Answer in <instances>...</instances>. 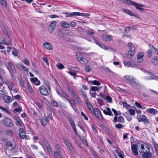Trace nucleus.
Segmentation results:
<instances>
[{
  "mask_svg": "<svg viewBox=\"0 0 158 158\" xmlns=\"http://www.w3.org/2000/svg\"><path fill=\"white\" fill-rule=\"evenodd\" d=\"M93 112L94 114L96 116L97 118L100 119H103V117L100 112L99 110L97 108H94L93 109Z\"/></svg>",
  "mask_w": 158,
  "mask_h": 158,
  "instance_id": "nucleus-7",
  "label": "nucleus"
},
{
  "mask_svg": "<svg viewBox=\"0 0 158 158\" xmlns=\"http://www.w3.org/2000/svg\"><path fill=\"white\" fill-rule=\"evenodd\" d=\"M152 63L155 65H157L158 64V56H155L152 60Z\"/></svg>",
  "mask_w": 158,
  "mask_h": 158,
  "instance_id": "nucleus-26",
  "label": "nucleus"
},
{
  "mask_svg": "<svg viewBox=\"0 0 158 158\" xmlns=\"http://www.w3.org/2000/svg\"><path fill=\"white\" fill-rule=\"evenodd\" d=\"M148 76L147 77V78L148 79H156V78H158L156 77L154 75L150 73H148Z\"/></svg>",
  "mask_w": 158,
  "mask_h": 158,
  "instance_id": "nucleus-23",
  "label": "nucleus"
},
{
  "mask_svg": "<svg viewBox=\"0 0 158 158\" xmlns=\"http://www.w3.org/2000/svg\"><path fill=\"white\" fill-rule=\"evenodd\" d=\"M15 123L17 126H18L22 127L23 126V124L22 122L21 121L20 119L19 120L16 122Z\"/></svg>",
  "mask_w": 158,
  "mask_h": 158,
  "instance_id": "nucleus-35",
  "label": "nucleus"
},
{
  "mask_svg": "<svg viewBox=\"0 0 158 158\" xmlns=\"http://www.w3.org/2000/svg\"><path fill=\"white\" fill-rule=\"evenodd\" d=\"M139 146L141 148V149H140V150L139 151L140 152L143 153V152H144L145 151L144 150V148L143 145V144L140 143H139Z\"/></svg>",
  "mask_w": 158,
  "mask_h": 158,
  "instance_id": "nucleus-32",
  "label": "nucleus"
},
{
  "mask_svg": "<svg viewBox=\"0 0 158 158\" xmlns=\"http://www.w3.org/2000/svg\"><path fill=\"white\" fill-rule=\"evenodd\" d=\"M135 105L139 108L142 109V107L140 104L137 102H135Z\"/></svg>",
  "mask_w": 158,
  "mask_h": 158,
  "instance_id": "nucleus-57",
  "label": "nucleus"
},
{
  "mask_svg": "<svg viewBox=\"0 0 158 158\" xmlns=\"http://www.w3.org/2000/svg\"><path fill=\"white\" fill-rule=\"evenodd\" d=\"M54 156L56 158H62L59 152H55Z\"/></svg>",
  "mask_w": 158,
  "mask_h": 158,
  "instance_id": "nucleus-36",
  "label": "nucleus"
},
{
  "mask_svg": "<svg viewBox=\"0 0 158 158\" xmlns=\"http://www.w3.org/2000/svg\"><path fill=\"white\" fill-rule=\"evenodd\" d=\"M51 103L53 106L56 107H57L58 106L57 103L55 101H51Z\"/></svg>",
  "mask_w": 158,
  "mask_h": 158,
  "instance_id": "nucleus-55",
  "label": "nucleus"
},
{
  "mask_svg": "<svg viewBox=\"0 0 158 158\" xmlns=\"http://www.w3.org/2000/svg\"><path fill=\"white\" fill-rule=\"evenodd\" d=\"M0 3L3 6L5 7L7 6V2L6 0H1Z\"/></svg>",
  "mask_w": 158,
  "mask_h": 158,
  "instance_id": "nucleus-37",
  "label": "nucleus"
},
{
  "mask_svg": "<svg viewBox=\"0 0 158 158\" xmlns=\"http://www.w3.org/2000/svg\"><path fill=\"white\" fill-rule=\"evenodd\" d=\"M143 55L142 52H139L137 56V60L138 62L142 63L143 61Z\"/></svg>",
  "mask_w": 158,
  "mask_h": 158,
  "instance_id": "nucleus-15",
  "label": "nucleus"
},
{
  "mask_svg": "<svg viewBox=\"0 0 158 158\" xmlns=\"http://www.w3.org/2000/svg\"><path fill=\"white\" fill-rule=\"evenodd\" d=\"M27 86L30 93L32 94H35L34 90L30 86V84L28 82L27 83Z\"/></svg>",
  "mask_w": 158,
  "mask_h": 158,
  "instance_id": "nucleus-25",
  "label": "nucleus"
},
{
  "mask_svg": "<svg viewBox=\"0 0 158 158\" xmlns=\"http://www.w3.org/2000/svg\"><path fill=\"white\" fill-rule=\"evenodd\" d=\"M2 122L5 126L9 127H12L14 125L13 121L7 117L3 119Z\"/></svg>",
  "mask_w": 158,
  "mask_h": 158,
  "instance_id": "nucleus-1",
  "label": "nucleus"
},
{
  "mask_svg": "<svg viewBox=\"0 0 158 158\" xmlns=\"http://www.w3.org/2000/svg\"><path fill=\"white\" fill-rule=\"evenodd\" d=\"M3 143L4 144L6 145L7 147H11V149L10 150H12L16 148L15 145H13L11 141H8L6 139H4L3 140Z\"/></svg>",
  "mask_w": 158,
  "mask_h": 158,
  "instance_id": "nucleus-8",
  "label": "nucleus"
},
{
  "mask_svg": "<svg viewBox=\"0 0 158 158\" xmlns=\"http://www.w3.org/2000/svg\"><path fill=\"white\" fill-rule=\"evenodd\" d=\"M39 91L40 93L43 95L47 96L49 94L46 88L44 86H41L39 88Z\"/></svg>",
  "mask_w": 158,
  "mask_h": 158,
  "instance_id": "nucleus-6",
  "label": "nucleus"
},
{
  "mask_svg": "<svg viewBox=\"0 0 158 158\" xmlns=\"http://www.w3.org/2000/svg\"><path fill=\"white\" fill-rule=\"evenodd\" d=\"M128 111L130 114L131 115H134L135 114V111L133 109H130Z\"/></svg>",
  "mask_w": 158,
  "mask_h": 158,
  "instance_id": "nucleus-49",
  "label": "nucleus"
},
{
  "mask_svg": "<svg viewBox=\"0 0 158 158\" xmlns=\"http://www.w3.org/2000/svg\"><path fill=\"white\" fill-rule=\"evenodd\" d=\"M105 38V40L107 41H110L112 39L111 36L106 35Z\"/></svg>",
  "mask_w": 158,
  "mask_h": 158,
  "instance_id": "nucleus-45",
  "label": "nucleus"
},
{
  "mask_svg": "<svg viewBox=\"0 0 158 158\" xmlns=\"http://www.w3.org/2000/svg\"><path fill=\"white\" fill-rule=\"evenodd\" d=\"M118 121L120 123H123L124 121L123 118L122 116H119L118 117Z\"/></svg>",
  "mask_w": 158,
  "mask_h": 158,
  "instance_id": "nucleus-46",
  "label": "nucleus"
},
{
  "mask_svg": "<svg viewBox=\"0 0 158 158\" xmlns=\"http://www.w3.org/2000/svg\"><path fill=\"white\" fill-rule=\"evenodd\" d=\"M79 136L82 142V143L84 145H88L87 142L86 141V140L85 139L84 137H81L80 135H79Z\"/></svg>",
  "mask_w": 158,
  "mask_h": 158,
  "instance_id": "nucleus-29",
  "label": "nucleus"
},
{
  "mask_svg": "<svg viewBox=\"0 0 158 158\" xmlns=\"http://www.w3.org/2000/svg\"><path fill=\"white\" fill-rule=\"evenodd\" d=\"M135 52V48L134 47H131L127 55V56L129 58H131Z\"/></svg>",
  "mask_w": 158,
  "mask_h": 158,
  "instance_id": "nucleus-10",
  "label": "nucleus"
},
{
  "mask_svg": "<svg viewBox=\"0 0 158 158\" xmlns=\"http://www.w3.org/2000/svg\"><path fill=\"white\" fill-rule=\"evenodd\" d=\"M64 141L65 142L66 145L69 149L70 151L73 154L76 153V152L73 147L71 144L67 140L66 138L63 139Z\"/></svg>",
  "mask_w": 158,
  "mask_h": 158,
  "instance_id": "nucleus-2",
  "label": "nucleus"
},
{
  "mask_svg": "<svg viewBox=\"0 0 158 158\" xmlns=\"http://www.w3.org/2000/svg\"><path fill=\"white\" fill-rule=\"evenodd\" d=\"M56 21H52L49 26L48 30L51 33L54 32V30L56 27Z\"/></svg>",
  "mask_w": 158,
  "mask_h": 158,
  "instance_id": "nucleus-4",
  "label": "nucleus"
},
{
  "mask_svg": "<svg viewBox=\"0 0 158 158\" xmlns=\"http://www.w3.org/2000/svg\"><path fill=\"white\" fill-rule=\"evenodd\" d=\"M81 13L80 12H73L69 14V16H72L75 15L80 16Z\"/></svg>",
  "mask_w": 158,
  "mask_h": 158,
  "instance_id": "nucleus-38",
  "label": "nucleus"
},
{
  "mask_svg": "<svg viewBox=\"0 0 158 158\" xmlns=\"http://www.w3.org/2000/svg\"><path fill=\"white\" fill-rule=\"evenodd\" d=\"M67 100L68 101V102L70 104L72 107L73 109L74 110H75L73 107V106H74L75 105V100L74 99H73L72 100Z\"/></svg>",
  "mask_w": 158,
  "mask_h": 158,
  "instance_id": "nucleus-28",
  "label": "nucleus"
},
{
  "mask_svg": "<svg viewBox=\"0 0 158 158\" xmlns=\"http://www.w3.org/2000/svg\"><path fill=\"white\" fill-rule=\"evenodd\" d=\"M85 104H86L87 106L88 107V108L89 109V110H90V111L91 112L92 111V106H91L90 103L87 101H85Z\"/></svg>",
  "mask_w": 158,
  "mask_h": 158,
  "instance_id": "nucleus-31",
  "label": "nucleus"
},
{
  "mask_svg": "<svg viewBox=\"0 0 158 158\" xmlns=\"http://www.w3.org/2000/svg\"><path fill=\"white\" fill-rule=\"evenodd\" d=\"M123 63L124 65L126 67H130L131 66V61H124Z\"/></svg>",
  "mask_w": 158,
  "mask_h": 158,
  "instance_id": "nucleus-39",
  "label": "nucleus"
},
{
  "mask_svg": "<svg viewBox=\"0 0 158 158\" xmlns=\"http://www.w3.org/2000/svg\"><path fill=\"white\" fill-rule=\"evenodd\" d=\"M87 34L88 35H93L94 33V32L92 31V30H88L86 31Z\"/></svg>",
  "mask_w": 158,
  "mask_h": 158,
  "instance_id": "nucleus-42",
  "label": "nucleus"
},
{
  "mask_svg": "<svg viewBox=\"0 0 158 158\" xmlns=\"http://www.w3.org/2000/svg\"><path fill=\"white\" fill-rule=\"evenodd\" d=\"M92 83L94 85H101L100 82L96 80L93 81Z\"/></svg>",
  "mask_w": 158,
  "mask_h": 158,
  "instance_id": "nucleus-53",
  "label": "nucleus"
},
{
  "mask_svg": "<svg viewBox=\"0 0 158 158\" xmlns=\"http://www.w3.org/2000/svg\"><path fill=\"white\" fill-rule=\"evenodd\" d=\"M123 11L125 13L131 16L133 15L131 13V11L129 10L124 9Z\"/></svg>",
  "mask_w": 158,
  "mask_h": 158,
  "instance_id": "nucleus-43",
  "label": "nucleus"
},
{
  "mask_svg": "<svg viewBox=\"0 0 158 158\" xmlns=\"http://www.w3.org/2000/svg\"><path fill=\"white\" fill-rule=\"evenodd\" d=\"M134 6L137 9H139V12H141L144 10V9L143 8H140V7H144V6L143 4L137 3H136L134 5Z\"/></svg>",
  "mask_w": 158,
  "mask_h": 158,
  "instance_id": "nucleus-18",
  "label": "nucleus"
},
{
  "mask_svg": "<svg viewBox=\"0 0 158 158\" xmlns=\"http://www.w3.org/2000/svg\"><path fill=\"white\" fill-rule=\"evenodd\" d=\"M124 1L126 2L127 4H129L130 5H133L134 6V5L135 4V2L131 1L130 0H124Z\"/></svg>",
  "mask_w": 158,
  "mask_h": 158,
  "instance_id": "nucleus-33",
  "label": "nucleus"
},
{
  "mask_svg": "<svg viewBox=\"0 0 158 158\" xmlns=\"http://www.w3.org/2000/svg\"><path fill=\"white\" fill-rule=\"evenodd\" d=\"M23 62L25 64L27 65H29L30 64V62L29 60L27 59H25L23 61Z\"/></svg>",
  "mask_w": 158,
  "mask_h": 158,
  "instance_id": "nucleus-58",
  "label": "nucleus"
},
{
  "mask_svg": "<svg viewBox=\"0 0 158 158\" xmlns=\"http://www.w3.org/2000/svg\"><path fill=\"white\" fill-rule=\"evenodd\" d=\"M138 65L136 63H135L134 61H131V67H137Z\"/></svg>",
  "mask_w": 158,
  "mask_h": 158,
  "instance_id": "nucleus-50",
  "label": "nucleus"
},
{
  "mask_svg": "<svg viewBox=\"0 0 158 158\" xmlns=\"http://www.w3.org/2000/svg\"><path fill=\"white\" fill-rule=\"evenodd\" d=\"M8 86L9 90L11 91L13 87L14 86V84L12 82H10L9 83V85Z\"/></svg>",
  "mask_w": 158,
  "mask_h": 158,
  "instance_id": "nucleus-44",
  "label": "nucleus"
},
{
  "mask_svg": "<svg viewBox=\"0 0 158 158\" xmlns=\"http://www.w3.org/2000/svg\"><path fill=\"white\" fill-rule=\"evenodd\" d=\"M115 151L117 153L118 156L120 157V158H124V157L122 155V152H119L117 150H115Z\"/></svg>",
  "mask_w": 158,
  "mask_h": 158,
  "instance_id": "nucleus-51",
  "label": "nucleus"
},
{
  "mask_svg": "<svg viewBox=\"0 0 158 158\" xmlns=\"http://www.w3.org/2000/svg\"><path fill=\"white\" fill-rule=\"evenodd\" d=\"M103 112L106 115L110 116H111L112 115V113L109 107H107L106 108V110H104Z\"/></svg>",
  "mask_w": 158,
  "mask_h": 158,
  "instance_id": "nucleus-21",
  "label": "nucleus"
},
{
  "mask_svg": "<svg viewBox=\"0 0 158 158\" xmlns=\"http://www.w3.org/2000/svg\"><path fill=\"white\" fill-rule=\"evenodd\" d=\"M115 127L118 129H121L123 127V125L120 123H119L115 125Z\"/></svg>",
  "mask_w": 158,
  "mask_h": 158,
  "instance_id": "nucleus-59",
  "label": "nucleus"
},
{
  "mask_svg": "<svg viewBox=\"0 0 158 158\" xmlns=\"http://www.w3.org/2000/svg\"><path fill=\"white\" fill-rule=\"evenodd\" d=\"M138 121L143 122L145 123H148V120L147 117L143 115H140Z\"/></svg>",
  "mask_w": 158,
  "mask_h": 158,
  "instance_id": "nucleus-12",
  "label": "nucleus"
},
{
  "mask_svg": "<svg viewBox=\"0 0 158 158\" xmlns=\"http://www.w3.org/2000/svg\"><path fill=\"white\" fill-rule=\"evenodd\" d=\"M2 28L5 35H7L8 36V37L9 38V37L8 35V30L6 29V27H5L4 26H2Z\"/></svg>",
  "mask_w": 158,
  "mask_h": 158,
  "instance_id": "nucleus-27",
  "label": "nucleus"
},
{
  "mask_svg": "<svg viewBox=\"0 0 158 158\" xmlns=\"http://www.w3.org/2000/svg\"><path fill=\"white\" fill-rule=\"evenodd\" d=\"M2 97L5 102L6 103H9L11 102L12 100L10 97L5 94H3Z\"/></svg>",
  "mask_w": 158,
  "mask_h": 158,
  "instance_id": "nucleus-16",
  "label": "nucleus"
},
{
  "mask_svg": "<svg viewBox=\"0 0 158 158\" xmlns=\"http://www.w3.org/2000/svg\"><path fill=\"white\" fill-rule=\"evenodd\" d=\"M146 112L147 113L152 114H155L158 112L156 110L153 108H150L147 109L146 110Z\"/></svg>",
  "mask_w": 158,
  "mask_h": 158,
  "instance_id": "nucleus-20",
  "label": "nucleus"
},
{
  "mask_svg": "<svg viewBox=\"0 0 158 158\" xmlns=\"http://www.w3.org/2000/svg\"><path fill=\"white\" fill-rule=\"evenodd\" d=\"M147 148L148 150L143 152V153L142 155V156L143 158H152V154L150 152V148L148 147Z\"/></svg>",
  "mask_w": 158,
  "mask_h": 158,
  "instance_id": "nucleus-3",
  "label": "nucleus"
},
{
  "mask_svg": "<svg viewBox=\"0 0 158 158\" xmlns=\"http://www.w3.org/2000/svg\"><path fill=\"white\" fill-rule=\"evenodd\" d=\"M17 67L18 68L20 69H22L23 67H24V66L21 63H19L17 64Z\"/></svg>",
  "mask_w": 158,
  "mask_h": 158,
  "instance_id": "nucleus-52",
  "label": "nucleus"
},
{
  "mask_svg": "<svg viewBox=\"0 0 158 158\" xmlns=\"http://www.w3.org/2000/svg\"><path fill=\"white\" fill-rule=\"evenodd\" d=\"M131 150L134 153L135 155H137L138 154V152L137 151V146L136 144H133L131 147Z\"/></svg>",
  "mask_w": 158,
  "mask_h": 158,
  "instance_id": "nucleus-17",
  "label": "nucleus"
},
{
  "mask_svg": "<svg viewBox=\"0 0 158 158\" xmlns=\"http://www.w3.org/2000/svg\"><path fill=\"white\" fill-rule=\"evenodd\" d=\"M124 77L127 80L129 81L132 82L136 85H139V83L136 82V79L134 78L133 76L130 75H125Z\"/></svg>",
  "mask_w": 158,
  "mask_h": 158,
  "instance_id": "nucleus-9",
  "label": "nucleus"
},
{
  "mask_svg": "<svg viewBox=\"0 0 158 158\" xmlns=\"http://www.w3.org/2000/svg\"><path fill=\"white\" fill-rule=\"evenodd\" d=\"M79 52H77L76 55V56L77 57V59L79 61L82 60L83 59V57H79L78 56V55L79 56H80L81 54Z\"/></svg>",
  "mask_w": 158,
  "mask_h": 158,
  "instance_id": "nucleus-40",
  "label": "nucleus"
},
{
  "mask_svg": "<svg viewBox=\"0 0 158 158\" xmlns=\"http://www.w3.org/2000/svg\"><path fill=\"white\" fill-rule=\"evenodd\" d=\"M71 94L72 96L73 97L74 99L76 100L77 102L79 104L81 103V100L79 99V98L77 94L75 93L73 89L71 90Z\"/></svg>",
  "mask_w": 158,
  "mask_h": 158,
  "instance_id": "nucleus-11",
  "label": "nucleus"
},
{
  "mask_svg": "<svg viewBox=\"0 0 158 158\" xmlns=\"http://www.w3.org/2000/svg\"><path fill=\"white\" fill-rule=\"evenodd\" d=\"M61 25L63 27L65 28H68L69 27V24L65 21H62L61 23Z\"/></svg>",
  "mask_w": 158,
  "mask_h": 158,
  "instance_id": "nucleus-24",
  "label": "nucleus"
},
{
  "mask_svg": "<svg viewBox=\"0 0 158 158\" xmlns=\"http://www.w3.org/2000/svg\"><path fill=\"white\" fill-rule=\"evenodd\" d=\"M106 99L107 101L110 103H111L112 102V99L111 97L109 96H107L106 97Z\"/></svg>",
  "mask_w": 158,
  "mask_h": 158,
  "instance_id": "nucleus-62",
  "label": "nucleus"
},
{
  "mask_svg": "<svg viewBox=\"0 0 158 158\" xmlns=\"http://www.w3.org/2000/svg\"><path fill=\"white\" fill-rule=\"evenodd\" d=\"M43 46L44 48L48 50H51L53 48L52 45L48 42H45L44 43Z\"/></svg>",
  "mask_w": 158,
  "mask_h": 158,
  "instance_id": "nucleus-19",
  "label": "nucleus"
},
{
  "mask_svg": "<svg viewBox=\"0 0 158 158\" xmlns=\"http://www.w3.org/2000/svg\"><path fill=\"white\" fill-rule=\"evenodd\" d=\"M91 90L92 91H98L99 90V88L96 86H92L91 88Z\"/></svg>",
  "mask_w": 158,
  "mask_h": 158,
  "instance_id": "nucleus-48",
  "label": "nucleus"
},
{
  "mask_svg": "<svg viewBox=\"0 0 158 158\" xmlns=\"http://www.w3.org/2000/svg\"><path fill=\"white\" fill-rule=\"evenodd\" d=\"M57 68L58 69H61L64 68V66L62 64H60L57 66Z\"/></svg>",
  "mask_w": 158,
  "mask_h": 158,
  "instance_id": "nucleus-64",
  "label": "nucleus"
},
{
  "mask_svg": "<svg viewBox=\"0 0 158 158\" xmlns=\"http://www.w3.org/2000/svg\"><path fill=\"white\" fill-rule=\"evenodd\" d=\"M12 53L14 56H17L18 55V51L17 50L15 49L14 50L12 51Z\"/></svg>",
  "mask_w": 158,
  "mask_h": 158,
  "instance_id": "nucleus-56",
  "label": "nucleus"
},
{
  "mask_svg": "<svg viewBox=\"0 0 158 158\" xmlns=\"http://www.w3.org/2000/svg\"><path fill=\"white\" fill-rule=\"evenodd\" d=\"M100 127L104 131L106 132L107 133H109L110 132V130L104 125H101L100 126Z\"/></svg>",
  "mask_w": 158,
  "mask_h": 158,
  "instance_id": "nucleus-30",
  "label": "nucleus"
},
{
  "mask_svg": "<svg viewBox=\"0 0 158 158\" xmlns=\"http://www.w3.org/2000/svg\"><path fill=\"white\" fill-rule=\"evenodd\" d=\"M90 15V14L85 13H81L80 16H81L83 17H89Z\"/></svg>",
  "mask_w": 158,
  "mask_h": 158,
  "instance_id": "nucleus-61",
  "label": "nucleus"
},
{
  "mask_svg": "<svg viewBox=\"0 0 158 158\" xmlns=\"http://www.w3.org/2000/svg\"><path fill=\"white\" fill-rule=\"evenodd\" d=\"M19 138L24 139L26 138L25 132L22 128H20L19 130Z\"/></svg>",
  "mask_w": 158,
  "mask_h": 158,
  "instance_id": "nucleus-14",
  "label": "nucleus"
},
{
  "mask_svg": "<svg viewBox=\"0 0 158 158\" xmlns=\"http://www.w3.org/2000/svg\"><path fill=\"white\" fill-rule=\"evenodd\" d=\"M43 146L44 147H45L46 149L49 153H51L52 152V150L49 144L46 141L44 142L43 143Z\"/></svg>",
  "mask_w": 158,
  "mask_h": 158,
  "instance_id": "nucleus-13",
  "label": "nucleus"
},
{
  "mask_svg": "<svg viewBox=\"0 0 158 158\" xmlns=\"http://www.w3.org/2000/svg\"><path fill=\"white\" fill-rule=\"evenodd\" d=\"M58 35V37L60 38L63 37L64 34L63 32L60 30H59L57 32Z\"/></svg>",
  "mask_w": 158,
  "mask_h": 158,
  "instance_id": "nucleus-34",
  "label": "nucleus"
},
{
  "mask_svg": "<svg viewBox=\"0 0 158 158\" xmlns=\"http://www.w3.org/2000/svg\"><path fill=\"white\" fill-rule=\"evenodd\" d=\"M0 109L3 111L4 112H5L7 114H10L9 111L7 110L6 108H5L4 107L1 106H0Z\"/></svg>",
  "mask_w": 158,
  "mask_h": 158,
  "instance_id": "nucleus-41",
  "label": "nucleus"
},
{
  "mask_svg": "<svg viewBox=\"0 0 158 158\" xmlns=\"http://www.w3.org/2000/svg\"><path fill=\"white\" fill-rule=\"evenodd\" d=\"M147 53L148 57L149 58L151 57L152 56V51L150 50H148L147 52Z\"/></svg>",
  "mask_w": 158,
  "mask_h": 158,
  "instance_id": "nucleus-60",
  "label": "nucleus"
},
{
  "mask_svg": "<svg viewBox=\"0 0 158 158\" xmlns=\"http://www.w3.org/2000/svg\"><path fill=\"white\" fill-rule=\"evenodd\" d=\"M81 114L84 117L85 120H88V118L83 112L81 113Z\"/></svg>",
  "mask_w": 158,
  "mask_h": 158,
  "instance_id": "nucleus-63",
  "label": "nucleus"
},
{
  "mask_svg": "<svg viewBox=\"0 0 158 158\" xmlns=\"http://www.w3.org/2000/svg\"><path fill=\"white\" fill-rule=\"evenodd\" d=\"M42 59L46 63L47 65L49 66V63L48 62V60L47 58L43 57H42Z\"/></svg>",
  "mask_w": 158,
  "mask_h": 158,
  "instance_id": "nucleus-54",
  "label": "nucleus"
},
{
  "mask_svg": "<svg viewBox=\"0 0 158 158\" xmlns=\"http://www.w3.org/2000/svg\"><path fill=\"white\" fill-rule=\"evenodd\" d=\"M49 121L48 118L46 117H44L41 119V123L42 125L43 126H45L48 123Z\"/></svg>",
  "mask_w": 158,
  "mask_h": 158,
  "instance_id": "nucleus-22",
  "label": "nucleus"
},
{
  "mask_svg": "<svg viewBox=\"0 0 158 158\" xmlns=\"http://www.w3.org/2000/svg\"><path fill=\"white\" fill-rule=\"evenodd\" d=\"M7 64L9 66L10 69H9L8 68V69L10 74L12 75V73H16V69L15 65L11 62H8Z\"/></svg>",
  "mask_w": 158,
  "mask_h": 158,
  "instance_id": "nucleus-5",
  "label": "nucleus"
},
{
  "mask_svg": "<svg viewBox=\"0 0 158 158\" xmlns=\"http://www.w3.org/2000/svg\"><path fill=\"white\" fill-rule=\"evenodd\" d=\"M94 41L95 43L97 44L99 46L101 47V45H102L103 44L100 43L98 40H97L96 39L93 38Z\"/></svg>",
  "mask_w": 158,
  "mask_h": 158,
  "instance_id": "nucleus-47",
  "label": "nucleus"
}]
</instances>
